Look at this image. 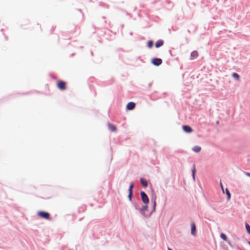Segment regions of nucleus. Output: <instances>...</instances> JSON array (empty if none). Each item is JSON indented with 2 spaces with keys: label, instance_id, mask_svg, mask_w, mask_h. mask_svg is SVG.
Wrapping results in <instances>:
<instances>
[{
  "label": "nucleus",
  "instance_id": "1",
  "mask_svg": "<svg viewBox=\"0 0 250 250\" xmlns=\"http://www.w3.org/2000/svg\"><path fill=\"white\" fill-rule=\"evenodd\" d=\"M57 87L61 90H65L67 88L66 83L62 80L58 81L57 83Z\"/></svg>",
  "mask_w": 250,
  "mask_h": 250
},
{
  "label": "nucleus",
  "instance_id": "2",
  "mask_svg": "<svg viewBox=\"0 0 250 250\" xmlns=\"http://www.w3.org/2000/svg\"><path fill=\"white\" fill-rule=\"evenodd\" d=\"M37 215L41 218L45 219H49L50 214L49 213L47 212L44 211H38L37 212Z\"/></svg>",
  "mask_w": 250,
  "mask_h": 250
},
{
  "label": "nucleus",
  "instance_id": "3",
  "mask_svg": "<svg viewBox=\"0 0 250 250\" xmlns=\"http://www.w3.org/2000/svg\"><path fill=\"white\" fill-rule=\"evenodd\" d=\"M140 194L143 203L147 204L149 203V199L147 195L144 191H141Z\"/></svg>",
  "mask_w": 250,
  "mask_h": 250
},
{
  "label": "nucleus",
  "instance_id": "4",
  "mask_svg": "<svg viewBox=\"0 0 250 250\" xmlns=\"http://www.w3.org/2000/svg\"><path fill=\"white\" fill-rule=\"evenodd\" d=\"M152 63L156 66H159L162 63V60L159 58H153L151 60Z\"/></svg>",
  "mask_w": 250,
  "mask_h": 250
},
{
  "label": "nucleus",
  "instance_id": "5",
  "mask_svg": "<svg viewBox=\"0 0 250 250\" xmlns=\"http://www.w3.org/2000/svg\"><path fill=\"white\" fill-rule=\"evenodd\" d=\"M191 233L193 236H196V226L194 223L192 222L191 224Z\"/></svg>",
  "mask_w": 250,
  "mask_h": 250
},
{
  "label": "nucleus",
  "instance_id": "6",
  "mask_svg": "<svg viewBox=\"0 0 250 250\" xmlns=\"http://www.w3.org/2000/svg\"><path fill=\"white\" fill-rule=\"evenodd\" d=\"M135 104L134 103L129 102L126 105V108L129 110H131L135 108Z\"/></svg>",
  "mask_w": 250,
  "mask_h": 250
},
{
  "label": "nucleus",
  "instance_id": "7",
  "mask_svg": "<svg viewBox=\"0 0 250 250\" xmlns=\"http://www.w3.org/2000/svg\"><path fill=\"white\" fill-rule=\"evenodd\" d=\"M183 129L185 132L188 133H190L193 131L191 127L188 125H183Z\"/></svg>",
  "mask_w": 250,
  "mask_h": 250
},
{
  "label": "nucleus",
  "instance_id": "8",
  "mask_svg": "<svg viewBox=\"0 0 250 250\" xmlns=\"http://www.w3.org/2000/svg\"><path fill=\"white\" fill-rule=\"evenodd\" d=\"M191 58H190V60H193L195 58H197L198 56V53L197 51H193L191 53Z\"/></svg>",
  "mask_w": 250,
  "mask_h": 250
},
{
  "label": "nucleus",
  "instance_id": "9",
  "mask_svg": "<svg viewBox=\"0 0 250 250\" xmlns=\"http://www.w3.org/2000/svg\"><path fill=\"white\" fill-rule=\"evenodd\" d=\"M107 126L108 127V129L110 130L111 131L115 132L116 131V127L115 125L110 124H108Z\"/></svg>",
  "mask_w": 250,
  "mask_h": 250
},
{
  "label": "nucleus",
  "instance_id": "10",
  "mask_svg": "<svg viewBox=\"0 0 250 250\" xmlns=\"http://www.w3.org/2000/svg\"><path fill=\"white\" fill-rule=\"evenodd\" d=\"M163 43H164L163 41L161 40H158L155 43V46L157 48H158V47L162 46L163 45Z\"/></svg>",
  "mask_w": 250,
  "mask_h": 250
},
{
  "label": "nucleus",
  "instance_id": "11",
  "mask_svg": "<svg viewBox=\"0 0 250 250\" xmlns=\"http://www.w3.org/2000/svg\"><path fill=\"white\" fill-rule=\"evenodd\" d=\"M140 182L144 187L146 188L147 186V183L146 180H145L143 179H141Z\"/></svg>",
  "mask_w": 250,
  "mask_h": 250
},
{
  "label": "nucleus",
  "instance_id": "12",
  "mask_svg": "<svg viewBox=\"0 0 250 250\" xmlns=\"http://www.w3.org/2000/svg\"><path fill=\"white\" fill-rule=\"evenodd\" d=\"M192 149L195 152H199L201 151V148L199 146H195L193 147Z\"/></svg>",
  "mask_w": 250,
  "mask_h": 250
},
{
  "label": "nucleus",
  "instance_id": "13",
  "mask_svg": "<svg viewBox=\"0 0 250 250\" xmlns=\"http://www.w3.org/2000/svg\"><path fill=\"white\" fill-rule=\"evenodd\" d=\"M220 237L221 238L224 240V241H227V239H228V237L227 236H226V234H225L224 233H221V235H220Z\"/></svg>",
  "mask_w": 250,
  "mask_h": 250
},
{
  "label": "nucleus",
  "instance_id": "14",
  "mask_svg": "<svg viewBox=\"0 0 250 250\" xmlns=\"http://www.w3.org/2000/svg\"><path fill=\"white\" fill-rule=\"evenodd\" d=\"M195 172H196V168H195V165L193 166V169L192 171V177H193V178L194 180H195Z\"/></svg>",
  "mask_w": 250,
  "mask_h": 250
},
{
  "label": "nucleus",
  "instance_id": "15",
  "mask_svg": "<svg viewBox=\"0 0 250 250\" xmlns=\"http://www.w3.org/2000/svg\"><path fill=\"white\" fill-rule=\"evenodd\" d=\"M232 77L236 79H237V80H239V76L238 74L236 73H233L232 74Z\"/></svg>",
  "mask_w": 250,
  "mask_h": 250
},
{
  "label": "nucleus",
  "instance_id": "16",
  "mask_svg": "<svg viewBox=\"0 0 250 250\" xmlns=\"http://www.w3.org/2000/svg\"><path fill=\"white\" fill-rule=\"evenodd\" d=\"M148 210V206L147 205H145L142 207L141 208V210L143 211H147Z\"/></svg>",
  "mask_w": 250,
  "mask_h": 250
},
{
  "label": "nucleus",
  "instance_id": "17",
  "mask_svg": "<svg viewBox=\"0 0 250 250\" xmlns=\"http://www.w3.org/2000/svg\"><path fill=\"white\" fill-rule=\"evenodd\" d=\"M153 45V42L152 41H148L147 43V46L149 48H151Z\"/></svg>",
  "mask_w": 250,
  "mask_h": 250
},
{
  "label": "nucleus",
  "instance_id": "18",
  "mask_svg": "<svg viewBox=\"0 0 250 250\" xmlns=\"http://www.w3.org/2000/svg\"><path fill=\"white\" fill-rule=\"evenodd\" d=\"M226 193L228 196V200H229L230 198V193L229 190L227 188L226 189Z\"/></svg>",
  "mask_w": 250,
  "mask_h": 250
},
{
  "label": "nucleus",
  "instance_id": "19",
  "mask_svg": "<svg viewBox=\"0 0 250 250\" xmlns=\"http://www.w3.org/2000/svg\"><path fill=\"white\" fill-rule=\"evenodd\" d=\"M246 228L248 233L250 234V226L248 224H246Z\"/></svg>",
  "mask_w": 250,
  "mask_h": 250
},
{
  "label": "nucleus",
  "instance_id": "20",
  "mask_svg": "<svg viewBox=\"0 0 250 250\" xmlns=\"http://www.w3.org/2000/svg\"><path fill=\"white\" fill-rule=\"evenodd\" d=\"M134 187L133 183H131L129 186V191H132V188Z\"/></svg>",
  "mask_w": 250,
  "mask_h": 250
},
{
  "label": "nucleus",
  "instance_id": "21",
  "mask_svg": "<svg viewBox=\"0 0 250 250\" xmlns=\"http://www.w3.org/2000/svg\"><path fill=\"white\" fill-rule=\"evenodd\" d=\"M132 191H129L128 198L131 200L132 196Z\"/></svg>",
  "mask_w": 250,
  "mask_h": 250
},
{
  "label": "nucleus",
  "instance_id": "22",
  "mask_svg": "<svg viewBox=\"0 0 250 250\" xmlns=\"http://www.w3.org/2000/svg\"><path fill=\"white\" fill-rule=\"evenodd\" d=\"M245 174H246L247 176H249V177H250V173L246 172V173H245Z\"/></svg>",
  "mask_w": 250,
  "mask_h": 250
},
{
  "label": "nucleus",
  "instance_id": "23",
  "mask_svg": "<svg viewBox=\"0 0 250 250\" xmlns=\"http://www.w3.org/2000/svg\"><path fill=\"white\" fill-rule=\"evenodd\" d=\"M155 206H156V202H155V200H154V208H155Z\"/></svg>",
  "mask_w": 250,
  "mask_h": 250
},
{
  "label": "nucleus",
  "instance_id": "24",
  "mask_svg": "<svg viewBox=\"0 0 250 250\" xmlns=\"http://www.w3.org/2000/svg\"><path fill=\"white\" fill-rule=\"evenodd\" d=\"M221 188H222V190H223V186H222V185L221 184Z\"/></svg>",
  "mask_w": 250,
  "mask_h": 250
},
{
  "label": "nucleus",
  "instance_id": "25",
  "mask_svg": "<svg viewBox=\"0 0 250 250\" xmlns=\"http://www.w3.org/2000/svg\"><path fill=\"white\" fill-rule=\"evenodd\" d=\"M168 250H172V249H171L170 248H168Z\"/></svg>",
  "mask_w": 250,
  "mask_h": 250
},
{
  "label": "nucleus",
  "instance_id": "26",
  "mask_svg": "<svg viewBox=\"0 0 250 250\" xmlns=\"http://www.w3.org/2000/svg\"><path fill=\"white\" fill-rule=\"evenodd\" d=\"M248 244L250 245V242H249Z\"/></svg>",
  "mask_w": 250,
  "mask_h": 250
}]
</instances>
